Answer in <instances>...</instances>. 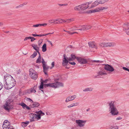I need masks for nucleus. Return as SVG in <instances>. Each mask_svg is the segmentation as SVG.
Returning <instances> with one entry per match:
<instances>
[{
    "mask_svg": "<svg viewBox=\"0 0 129 129\" xmlns=\"http://www.w3.org/2000/svg\"><path fill=\"white\" fill-rule=\"evenodd\" d=\"M91 3V2H90L76 6L74 8V10L76 11L85 10L88 8L89 4Z\"/></svg>",
    "mask_w": 129,
    "mask_h": 129,
    "instance_id": "7ed1b4c3",
    "label": "nucleus"
},
{
    "mask_svg": "<svg viewBox=\"0 0 129 129\" xmlns=\"http://www.w3.org/2000/svg\"><path fill=\"white\" fill-rule=\"evenodd\" d=\"M115 101H111L108 103L109 106V110L112 115H117L119 114L117 109L115 105Z\"/></svg>",
    "mask_w": 129,
    "mask_h": 129,
    "instance_id": "f03ea898",
    "label": "nucleus"
},
{
    "mask_svg": "<svg viewBox=\"0 0 129 129\" xmlns=\"http://www.w3.org/2000/svg\"><path fill=\"white\" fill-rule=\"evenodd\" d=\"M104 65V68L106 70L110 72H112L114 70V69L111 66L108 64H105Z\"/></svg>",
    "mask_w": 129,
    "mask_h": 129,
    "instance_id": "f8f14e48",
    "label": "nucleus"
},
{
    "mask_svg": "<svg viewBox=\"0 0 129 129\" xmlns=\"http://www.w3.org/2000/svg\"><path fill=\"white\" fill-rule=\"evenodd\" d=\"M37 115L36 114V120H38L41 118V116H43L45 115L44 113H43L41 111H40L37 112Z\"/></svg>",
    "mask_w": 129,
    "mask_h": 129,
    "instance_id": "4468645a",
    "label": "nucleus"
},
{
    "mask_svg": "<svg viewBox=\"0 0 129 129\" xmlns=\"http://www.w3.org/2000/svg\"><path fill=\"white\" fill-rule=\"evenodd\" d=\"M32 35L34 37L37 36V34H33Z\"/></svg>",
    "mask_w": 129,
    "mask_h": 129,
    "instance_id": "338daca9",
    "label": "nucleus"
},
{
    "mask_svg": "<svg viewBox=\"0 0 129 129\" xmlns=\"http://www.w3.org/2000/svg\"><path fill=\"white\" fill-rule=\"evenodd\" d=\"M86 122V120H76V123L78 124V126L80 127L84 126Z\"/></svg>",
    "mask_w": 129,
    "mask_h": 129,
    "instance_id": "1a4fd4ad",
    "label": "nucleus"
},
{
    "mask_svg": "<svg viewBox=\"0 0 129 129\" xmlns=\"http://www.w3.org/2000/svg\"><path fill=\"white\" fill-rule=\"evenodd\" d=\"M129 24L127 23L124 24L123 25V30L125 31L126 34L129 35Z\"/></svg>",
    "mask_w": 129,
    "mask_h": 129,
    "instance_id": "9d476101",
    "label": "nucleus"
},
{
    "mask_svg": "<svg viewBox=\"0 0 129 129\" xmlns=\"http://www.w3.org/2000/svg\"><path fill=\"white\" fill-rule=\"evenodd\" d=\"M29 72V76L32 79L36 80L37 78V74L34 69L32 68L30 69Z\"/></svg>",
    "mask_w": 129,
    "mask_h": 129,
    "instance_id": "39448f33",
    "label": "nucleus"
},
{
    "mask_svg": "<svg viewBox=\"0 0 129 129\" xmlns=\"http://www.w3.org/2000/svg\"><path fill=\"white\" fill-rule=\"evenodd\" d=\"M66 56L65 54H64L63 55L64 58L62 59V64L64 66L67 65L69 61L68 59V58L67 57H66Z\"/></svg>",
    "mask_w": 129,
    "mask_h": 129,
    "instance_id": "ddd939ff",
    "label": "nucleus"
},
{
    "mask_svg": "<svg viewBox=\"0 0 129 129\" xmlns=\"http://www.w3.org/2000/svg\"><path fill=\"white\" fill-rule=\"evenodd\" d=\"M62 21V23H63V22H66V20H64L62 19H61Z\"/></svg>",
    "mask_w": 129,
    "mask_h": 129,
    "instance_id": "6e6d98bb",
    "label": "nucleus"
},
{
    "mask_svg": "<svg viewBox=\"0 0 129 129\" xmlns=\"http://www.w3.org/2000/svg\"><path fill=\"white\" fill-rule=\"evenodd\" d=\"M57 5H58L62 7L63 6H67L68 5V4L67 3L62 4H57Z\"/></svg>",
    "mask_w": 129,
    "mask_h": 129,
    "instance_id": "79ce46f5",
    "label": "nucleus"
},
{
    "mask_svg": "<svg viewBox=\"0 0 129 129\" xmlns=\"http://www.w3.org/2000/svg\"><path fill=\"white\" fill-rule=\"evenodd\" d=\"M15 81L10 75H7L4 77V85L6 89H10L15 86Z\"/></svg>",
    "mask_w": 129,
    "mask_h": 129,
    "instance_id": "f257e3e1",
    "label": "nucleus"
},
{
    "mask_svg": "<svg viewBox=\"0 0 129 129\" xmlns=\"http://www.w3.org/2000/svg\"><path fill=\"white\" fill-rule=\"evenodd\" d=\"M30 39H31V41L33 42L36 40V39L34 37H31V38Z\"/></svg>",
    "mask_w": 129,
    "mask_h": 129,
    "instance_id": "3c124183",
    "label": "nucleus"
},
{
    "mask_svg": "<svg viewBox=\"0 0 129 129\" xmlns=\"http://www.w3.org/2000/svg\"><path fill=\"white\" fill-rule=\"evenodd\" d=\"M45 85L47 87H50L56 88L60 87L63 86V84L61 82H57L54 83L47 84H45Z\"/></svg>",
    "mask_w": 129,
    "mask_h": 129,
    "instance_id": "20e7f679",
    "label": "nucleus"
},
{
    "mask_svg": "<svg viewBox=\"0 0 129 129\" xmlns=\"http://www.w3.org/2000/svg\"><path fill=\"white\" fill-rule=\"evenodd\" d=\"M24 93L26 94H29L31 93L30 88L26 90L24 92Z\"/></svg>",
    "mask_w": 129,
    "mask_h": 129,
    "instance_id": "c9c22d12",
    "label": "nucleus"
},
{
    "mask_svg": "<svg viewBox=\"0 0 129 129\" xmlns=\"http://www.w3.org/2000/svg\"><path fill=\"white\" fill-rule=\"evenodd\" d=\"M19 105L21 106L23 109H25L26 106V105L23 102L21 103Z\"/></svg>",
    "mask_w": 129,
    "mask_h": 129,
    "instance_id": "ea45409f",
    "label": "nucleus"
},
{
    "mask_svg": "<svg viewBox=\"0 0 129 129\" xmlns=\"http://www.w3.org/2000/svg\"><path fill=\"white\" fill-rule=\"evenodd\" d=\"M78 105V103H73L72 104V105H73V107L74 106H77Z\"/></svg>",
    "mask_w": 129,
    "mask_h": 129,
    "instance_id": "603ef678",
    "label": "nucleus"
},
{
    "mask_svg": "<svg viewBox=\"0 0 129 129\" xmlns=\"http://www.w3.org/2000/svg\"><path fill=\"white\" fill-rule=\"evenodd\" d=\"M76 59L78 62L81 64H84L87 63V61L86 59L79 57H76Z\"/></svg>",
    "mask_w": 129,
    "mask_h": 129,
    "instance_id": "9b49d317",
    "label": "nucleus"
},
{
    "mask_svg": "<svg viewBox=\"0 0 129 129\" xmlns=\"http://www.w3.org/2000/svg\"><path fill=\"white\" fill-rule=\"evenodd\" d=\"M7 129H14L13 127L12 126H10Z\"/></svg>",
    "mask_w": 129,
    "mask_h": 129,
    "instance_id": "bf43d9fd",
    "label": "nucleus"
},
{
    "mask_svg": "<svg viewBox=\"0 0 129 129\" xmlns=\"http://www.w3.org/2000/svg\"><path fill=\"white\" fill-rule=\"evenodd\" d=\"M54 33V32H53L52 33H49L48 34H42V35H37V36L39 37H42V36H46L47 35L49 34H51Z\"/></svg>",
    "mask_w": 129,
    "mask_h": 129,
    "instance_id": "f704fd0d",
    "label": "nucleus"
},
{
    "mask_svg": "<svg viewBox=\"0 0 129 129\" xmlns=\"http://www.w3.org/2000/svg\"><path fill=\"white\" fill-rule=\"evenodd\" d=\"M27 99L28 101L30 102L31 103H33V101L30 99L29 98H27Z\"/></svg>",
    "mask_w": 129,
    "mask_h": 129,
    "instance_id": "8fccbe9b",
    "label": "nucleus"
},
{
    "mask_svg": "<svg viewBox=\"0 0 129 129\" xmlns=\"http://www.w3.org/2000/svg\"><path fill=\"white\" fill-rule=\"evenodd\" d=\"M106 43H101L99 44V46L101 47H105Z\"/></svg>",
    "mask_w": 129,
    "mask_h": 129,
    "instance_id": "4c0bfd02",
    "label": "nucleus"
},
{
    "mask_svg": "<svg viewBox=\"0 0 129 129\" xmlns=\"http://www.w3.org/2000/svg\"><path fill=\"white\" fill-rule=\"evenodd\" d=\"M92 62H96L97 63H102V61H101L100 60H92L91 61Z\"/></svg>",
    "mask_w": 129,
    "mask_h": 129,
    "instance_id": "37998d69",
    "label": "nucleus"
},
{
    "mask_svg": "<svg viewBox=\"0 0 129 129\" xmlns=\"http://www.w3.org/2000/svg\"><path fill=\"white\" fill-rule=\"evenodd\" d=\"M109 0H99L100 4H104L108 1Z\"/></svg>",
    "mask_w": 129,
    "mask_h": 129,
    "instance_id": "e433bc0d",
    "label": "nucleus"
},
{
    "mask_svg": "<svg viewBox=\"0 0 129 129\" xmlns=\"http://www.w3.org/2000/svg\"><path fill=\"white\" fill-rule=\"evenodd\" d=\"M88 44L89 47L97 49V47L94 42H89L88 43Z\"/></svg>",
    "mask_w": 129,
    "mask_h": 129,
    "instance_id": "6ab92c4d",
    "label": "nucleus"
},
{
    "mask_svg": "<svg viewBox=\"0 0 129 129\" xmlns=\"http://www.w3.org/2000/svg\"><path fill=\"white\" fill-rule=\"evenodd\" d=\"M56 19H53V23L55 24H57V23Z\"/></svg>",
    "mask_w": 129,
    "mask_h": 129,
    "instance_id": "5fc2aeb1",
    "label": "nucleus"
},
{
    "mask_svg": "<svg viewBox=\"0 0 129 129\" xmlns=\"http://www.w3.org/2000/svg\"><path fill=\"white\" fill-rule=\"evenodd\" d=\"M79 27H78L76 26H74V27H72L71 29H71L72 30H74L76 29V28Z\"/></svg>",
    "mask_w": 129,
    "mask_h": 129,
    "instance_id": "a18cd8bd",
    "label": "nucleus"
},
{
    "mask_svg": "<svg viewBox=\"0 0 129 129\" xmlns=\"http://www.w3.org/2000/svg\"><path fill=\"white\" fill-rule=\"evenodd\" d=\"M91 27V25H86L81 26L80 28L77 29L80 30H87L90 29Z\"/></svg>",
    "mask_w": 129,
    "mask_h": 129,
    "instance_id": "2eb2a0df",
    "label": "nucleus"
},
{
    "mask_svg": "<svg viewBox=\"0 0 129 129\" xmlns=\"http://www.w3.org/2000/svg\"><path fill=\"white\" fill-rule=\"evenodd\" d=\"M27 3L26 2L23 3V4H22V5H23V6L24 5H26Z\"/></svg>",
    "mask_w": 129,
    "mask_h": 129,
    "instance_id": "0e129e2a",
    "label": "nucleus"
},
{
    "mask_svg": "<svg viewBox=\"0 0 129 129\" xmlns=\"http://www.w3.org/2000/svg\"><path fill=\"white\" fill-rule=\"evenodd\" d=\"M38 54L39 55L38 57L36 60V62L37 63H40L42 62V61H41L42 58L40 53H38Z\"/></svg>",
    "mask_w": 129,
    "mask_h": 129,
    "instance_id": "b1692460",
    "label": "nucleus"
},
{
    "mask_svg": "<svg viewBox=\"0 0 129 129\" xmlns=\"http://www.w3.org/2000/svg\"><path fill=\"white\" fill-rule=\"evenodd\" d=\"M37 55V52L36 51H34L33 54L30 56V57L31 58H34Z\"/></svg>",
    "mask_w": 129,
    "mask_h": 129,
    "instance_id": "72a5a7b5",
    "label": "nucleus"
},
{
    "mask_svg": "<svg viewBox=\"0 0 129 129\" xmlns=\"http://www.w3.org/2000/svg\"><path fill=\"white\" fill-rule=\"evenodd\" d=\"M46 44H44L42 47V51L43 52H44L46 51Z\"/></svg>",
    "mask_w": 129,
    "mask_h": 129,
    "instance_id": "7c9ffc66",
    "label": "nucleus"
},
{
    "mask_svg": "<svg viewBox=\"0 0 129 129\" xmlns=\"http://www.w3.org/2000/svg\"><path fill=\"white\" fill-rule=\"evenodd\" d=\"M93 89V88L92 87H87L83 90L84 92H87L89 91H92Z\"/></svg>",
    "mask_w": 129,
    "mask_h": 129,
    "instance_id": "cd10ccee",
    "label": "nucleus"
},
{
    "mask_svg": "<svg viewBox=\"0 0 129 129\" xmlns=\"http://www.w3.org/2000/svg\"><path fill=\"white\" fill-rule=\"evenodd\" d=\"M73 105H72V104H71V105H69V106H68V108H70V107H73Z\"/></svg>",
    "mask_w": 129,
    "mask_h": 129,
    "instance_id": "e2e57ef3",
    "label": "nucleus"
},
{
    "mask_svg": "<svg viewBox=\"0 0 129 129\" xmlns=\"http://www.w3.org/2000/svg\"><path fill=\"white\" fill-rule=\"evenodd\" d=\"M107 75V73H105L103 72L102 71H100L98 73V76H102L106 75Z\"/></svg>",
    "mask_w": 129,
    "mask_h": 129,
    "instance_id": "c756f323",
    "label": "nucleus"
},
{
    "mask_svg": "<svg viewBox=\"0 0 129 129\" xmlns=\"http://www.w3.org/2000/svg\"><path fill=\"white\" fill-rule=\"evenodd\" d=\"M47 23H44L42 24H38L35 25H34L33 27H38L40 26H45L47 25Z\"/></svg>",
    "mask_w": 129,
    "mask_h": 129,
    "instance_id": "4be33fe9",
    "label": "nucleus"
},
{
    "mask_svg": "<svg viewBox=\"0 0 129 129\" xmlns=\"http://www.w3.org/2000/svg\"><path fill=\"white\" fill-rule=\"evenodd\" d=\"M74 18H72L66 19V22L68 23H70L71 22L74 21Z\"/></svg>",
    "mask_w": 129,
    "mask_h": 129,
    "instance_id": "473e14b6",
    "label": "nucleus"
},
{
    "mask_svg": "<svg viewBox=\"0 0 129 129\" xmlns=\"http://www.w3.org/2000/svg\"><path fill=\"white\" fill-rule=\"evenodd\" d=\"M69 63L72 65H75L76 64V63L75 62H69Z\"/></svg>",
    "mask_w": 129,
    "mask_h": 129,
    "instance_id": "864d4df0",
    "label": "nucleus"
},
{
    "mask_svg": "<svg viewBox=\"0 0 129 129\" xmlns=\"http://www.w3.org/2000/svg\"><path fill=\"white\" fill-rule=\"evenodd\" d=\"M3 23L0 22V26L3 25Z\"/></svg>",
    "mask_w": 129,
    "mask_h": 129,
    "instance_id": "774afa93",
    "label": "nucleus"
},
{
    "mask_svg": "<svg viewBox=\"0 0 129 129\" xmlns=\"http://www.w3.org/2000/svg\"><path fill=\"white\" fill-rule=\"evenodd\" d=\"M39 66L38 65L36 64H34L33 67L34 69H39Z\"/></svg>",
    "mask_w": 129,
    "mask_h": 129,
    "instance_id": "a19ab883",
    "label": "nucleus"
},
{
    "mask_svg": "<svg viewBox=\"0 0 129 129\" xmlns=\"http://www.w3.org/2000/svg\"><path fill=\"white\" fill-rule=\"evenodd\" d=\"M57 23V24L62 23V21L61 19L60 18H57L56 19Z\"/></svg>",
    "mask_w": 129,
    "mask_h": 129,
    "instance_id": "58836bf2",
    "label": "nucleus"
},
{
    "mask_svg": "<svg viewBox=\"0 0 129 129\" xmlns=\"http://www.w3.org/2000/svg\"><path fill=\"white\" fill-rule=\"evenodd\" d=\"M31 38V37H26L24 39V41H25L26 40H27L29 39H30Z\"/></svg>",
    "mask_w": 129,
    "mask_h": 129,
    "instance_id": "de8ad7c7",
    "label": "nucleus"
},
{
    "mask_svg": "<svg viewBox=\"0 0 129 129\" xmlns=\"http://www.w3.org/2000/svg\"><path fill=\"white\" fill-rule=\"evenodd\" d=\"M105 47H112L115 45V44L114 43H106Z\"/></svg>",
    "mask_w": 129,
    "mask_h": 129,
    "instance_id": "412c9836",
    "label": "nucleus"
},
{
    "mask_svg": "<svg viewBox=\"0 0 129 129\" xmlns=\"http://www.w3.org/2000/svg\"><path fill=\"white\" fill-rule=\"evenodd\" d=\"M76 57L74 54H72L71 55V57L68 58V59L69 61H72L74 60L76 58Z\"/></svg>",
    "mask_w": 129,
    "mask_h": 129,
    "instance_id": "aec40b11",
    "label": "nucleus"
},
{
    "mask_svg": "<svg viewBox=\"0 0 129 129\" xmlns=\"http://www.w3.org/2000/svg\"><path fill=\"white\" fill-rule=\"evenodd\" d=\"M43 82H41L40 85L39 86V89L41 90L42 92L44 93V91L43 90H42V89H43Z\"/></svg>",
    "mask_w": 129,
    "mask_h": 129,
    "instance_id": "2f4dec72",
    "label": "nucleus"
},
{
    "mask_svg": "<svg viewBox=\"0 0 129 129\" xmlns=\"http://www.w3.org/2000/svg\"><path fill=\"white\" fill-rule=\"evenodd\" d=\"M30 121L32 122L36 120V114L31 113L30 114Z\"/></svg>",
    "mask_w": 129,
    "mask_h": 129,
    "instance_id": "a211bd4d",
    "label": "nucleus"
},
{
    "mask_svg": "<svg viewBox=\"0 0 129 129\" xmlns=\"http://www.w3.org/2000/svg\"><path fill=\"white\" fill-rule=\"evenodd\" d=\"M39 104L38 102H34L32 105V108H34L35 107H38L39 106Z\"/></svg>",
    "mask_w": 129,
    "mask_h": 129,
    "instance_id": "c85d7f7f",
    "label": "nucleus"
},
{
    "mask_svg": "<svg viewBox=\"0 0 129 129\" xmlns=\"http://www.w3.org/2000/svg\"><path fill=\"white\" fill-rule=\"evenodd\" d=\"M122 118L120 117H119L117 118L116 119V120H120L122 119Z\"/></svg>",
    "mask_w": 129,
    "mask_h": 129,
    "instance_id": "4d7b16f0",
    "label": "nucleus"
},
{
    "mask_svg": "<svg viewBox=\"0 0 129 129\" xmlns=\"http://www.w3.org/2000/svg\"><path fill=\"white\" fill-rule=\"evenodd\" d=\"M12 107V106L11 105L10 101H7L6 102L4 106V109L6 111H9Z\"/></svg>",
    "mask_w": 129,
    "mask_h": 129,
    "instance_id": "423d86ee",
    "label": "nucleus"
},
{
    "mask_svg": "<svg viewBox=\"0 0 129 129\" xmlns=\"http://www.w3.org/2000/svg\"><path fill=\"white\" fill-rule=\"evenodd\" d=\"M112 129H118V127L117 125L111 127Z\"/></svg>",
    "mask_w": 129,
    "mask_h": 129,
    "instance_id": "c03bdc74",
    "label": "nucleus"
},
{
    "mask_svg": "<svg viewBox=\"0 0 129 129\" xmlns=\"http://www.w3.org/2000/svg\"><path fill=\"white\" fill-rule=\"evenodd\" d=\"M76 98V95H74L72 96H69L66 98V102H68L69 101H72Z\"/></svg>",
    "mask_w": 129,
    "mask_h": 129,
    "instance_id": "f3484780",
    "label": "nucleus"
},
{
    "mask_svg": "<svg viewBox=\"0 0 129 129\" xmlns=\"http://www.w3.org/2000/svg\"><path fill=\"white\" fill-rule=\"evenodd\" d=\"M48 22L49 23H53V19H50L49 20Z\"/></svg>",
    "mask_w": 129,
    "mask_h": 129,
    "instance_id": "49530a36",
    "label": "nucleus"
},
{
    "mask_svg": "<svg viewBox=\"0 0 129 129\" xmlns=\"http://www.w3.org/2000/svg\"><path fill=\"white\" fill-rule=\"evenodd\" d=\"M29 123V121H27L25 122H22L21 123V125L23 127H25L28 125Z\"/></svg>",
    "mask_w": 129,
    "mask_h": 129,
    "instance_id": "bb28decb",
    "label": "nucleus"
},
{
    "mask_svg": "<svg viewBox=\"0 0 129 129\" xmlns=\"http://www.w3.org/2000/svg\"><path fill=\"white\" fill-rule=\"evenodd\" d=\"M11 126L10 123L7 120H5L4 122L3 127V129H7Z\"/></svg>",
    "mask_w": 129,
    "mask_h": 129,
    "instance_id": "dca6fc26",
    "label": "nucleus"
},
{
    "mask_svg": "<svg viewBox=\"0 0 129 129\" xmlns=\"http://www.w3.org/2000/svg\"><path fill=\"white\" fill-rule=\"evenodd\" d=\"M99 0H97L93 3L91 6V7H93L100 4Z\"/></svg>",
    "mask_w": 129,
    "mask_h": 129,
    "instance_id": "5701e85b",
    "label": "nucleus"
},
{
    "mask_svg": "<svg viewBox=\"0 0 129 129\" xmlns=\"http://www.w3.org/2000/svg\"><path fill=\"white\" fill-rule=\"evenodd\" d=\"M122 68L123 70L127 71L129 72V69L128 68L125 67H123Z\"/></svg>",
    "mask_w": 129,
    "mask_h": 129,
    "instance_id": "09e8293b",
    "label": "nucleus"
},
{
    "mask_svg": "<svg viewBox=\"0 0 129 129\" xmlns=\"http://www.w3.org/2000/svg\"><path fill=\"white\" fill-rule=\"evenodd\" d=\"M37 88V86H35L33 87L30 88L31 93H35L36 92V90Z\"/></svg>",
    "mask_w": 129,
    "mask_h": 129,
    "instance_id": "393cba45",
    "label": "nucleus"
},
{
    "mask_svg": "<svg viewBox=\"0 0 129 129\" xmlns=\"http://www.w3.org/2000/svg\"><path fill=\"white\" fill-rule=\"evenodd\" d=\"M47 42L49 43H50V45H51V46H53V44H52V43L51 42L49 41V40H48L47 41Z\"/></svg>",
    "mask_w": 129,
    "mask_h": 129,
    "instance_id": "052dcab7",
    "label": "nucleus"
},
{
    "mask_svg": "<svg viewBox=\"0 0 129 129\" xmlns=\"http://www.w3.org/2000/svg\"><path fill=\"white\" fill-rule=\"evenodd\" d=\"M42 62L43 64V71L45 74L47 75L48 70L49 69V67L46 65V64L45 63L44 60L43 58L42 59Z\"/></svg>",
    "mask_w": 129,
    "mask_h": 129,
    "instance_id": "0eeeda50",
    "label": "nucleus"
},
{
    "mask_svg": "<svg viewBox=\"0 0 129 129\" xmlns=\"http://www.w3.org/2000/svg\"><path fill=\"white\" fill-rule=\"evenodd\" d=\"M108 8V7H101L98 8L94 10H91L90 11V12L91 13H94L96 12H99L101 10L107 9Z\"/></svg>",
    "mask_w": 129,
    "mask_h": 129,
    "instance_id": "6e6552de",
    "label": "nucleus"
},
{
    "mask_svg": "<svg viewBox=\"0 0 129 129\" xmlns=\"http://www.w3.org/2000/svg\"><path fill=\"white\" fill-rule=\"evenodd\" d=\"M0 84L1 85V86L2 87V88H3V84L1 82H0Z\"/></svg>",
    "mask_w": 129,
    "mask_h": 129,
    "instance_id": "69168bd1",
    "label": "nucleus"
},
{
    "mask_svg": "<svg viewBox=\"0 0 129 129\" xmlns=\"http://www.w3.org/2000/svg\"><path fill=\"white\" fill-rule=\"evenodd\" d=\"M32 47L33 48L35 49L38 53H40L39 51V48L38 47L37 45L34 44L32 45Z\"/></svg>",
    "mask_w": 129,
    "mask_h": 129,
    "instance_id": "a878e982",
    "label": "nucleus"
},
{
    "mask_svg": "<svg viewBox=\"0 0 129 129\" xmlns=\"http://www.w3.org/2000/svg\"><path fill=\"white\" fill-rule=\"evenodd\" d=\"M25 108H26V109L27 110H30V107H28V106H27V105H26V106Z\"/></svg>",
    "mask_w": 129,
    "mask_h": 129,
    "instance_id": "680f3d73",
    "label": "nucleus"
},
{
    "mask_svg": "<svg viewBox=\"0 0 129 129\" xmlns=\"http://www.w3.org/2000/svg\"><path fill=\"white\" fill-rule=\"evenodd\" d=\"M51 65H52V68L54 66V62H52V63Z\"/></svg>",
    "mask_w": 129,
    "mask_h": 129,
    "instance_id": "13d9d810",
    "label": "nucleus"
}]
</instances>
